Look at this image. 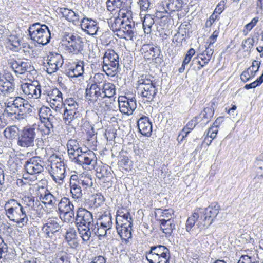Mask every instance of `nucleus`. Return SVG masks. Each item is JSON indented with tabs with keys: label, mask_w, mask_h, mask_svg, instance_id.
I'll list each match as a JSON object with an SVG mask.
<instances>
[{
	"label": "nucleus",
	"mask_w": 263,
	"mask_h": 263,
	"mask_svg": "<svg viewBox=\"0 0 263 263\" xmlns=\"http://www.w3.org/2000/svg\"><path fill=\"white\" fill-rule=\"evenodd\" d=\"M218 30H215L214 31L213 34L210 36V37L208 40V43H209V45L208 47H210L212 48L211 46L216 42L217 37L218 36Z\"/></svg>",
	"instance_id": "nucleus-64"
},
{
	"label": "nucleus",
	"mask_w": 263,
	"mask_h": 263,
	"mask_svg": "<svg viewBox=\"0 0 263 263\" xmlns=\"http://www.w3.org/2000/svg\"><path fill=\"white\" fill-rule=\"evenodd\" d=\"M170 251L165 246H152L146 252V258L149 263H169Z\"/></svg>",
	"instance_id": "nucleus-5"
},
{
	"label": "nucleus",
	"mask_w": 263,
	"mask_h": 263,
	"mask_svg": "<svg viewBox=\"0 0 263 263\" xmlns=\"http://www.w3.org/2000/svg\"><path fill=\"white\" fill-rule=\"evenodd\" d=\"M76 236L77 234L76 230L73 228H69L66 233L65 239L66 241L71 240L72 239H76Z\"/></svg>",
	"instance_id": "nucleus-62"
},
{
	"label": "nucleus",
	"mask_w": 263,
	"mask_h": 263,
	"mask_svg": "<svg viewBox=\"0 0 263 263\" xmlns=\"http://www.w3.org/2000/svg\"><path fill=\"white\" fill-rule=\"evenodd\" d=\"M255 76V74L250 72V71L248 69V68L242 72L240 76V79L242 82L244 83L248 82L251 78L254 77Z\"/></svg>",
	"instance_id": "nucleus-57"
},
{
	"label": "nucleus",
	"mask_w": 263,
	"mask_h": 263,
	"mask_svg": "<svg viewBox=\"0 0 263 263\" xmlns=\"http://www.w3.org/2000/svg\"><path fill=\"white\" fill-rule=\"evenodd\" d=\"M78 108H70L69 107L64 108L63 120L66 124H70L71 121L77 117Z\"/></svg>",
	"instance_id": "nucleus-37"
},
{
	"label": "nucleus",
	"mask_w": 263,
	"mask_h": 263,
	"mask_svg": "<svg viewBox=\"0 0 263 263\" xmlns=\"http://www.w3.org/2000/svg\"><path fill=\"white\" fill-rule=\"evenodd\" d=\"M50 107L55 111L61 112L63 107L62 92L57 88L49 91L48 95Z\"/></svg>",
	"instance_id": "nucleus-20"
},
{
	"label": "nucleus",
	"mask_w": 263,
	"mask_h": 263,
	"mask_svg": "<svg viewBox=\"0 0 263 263\" xmlns=\"http://www.w3.org/2000/svg\"><path fill=\"white\" fill-rule=\"evenodd\" d=\"M21 89L28 98L38 99L41 95V86L33 83H24L21 85Z\"/></svg>",
	"instance_id": "nucleus-22"
},
{
	"label": "nucleus",
	"mask_w": 263,
	"mask_h": 263,
	"mask_svg": "<svg viewBox=\"0 0 263 263\" xmlns=\"http://www.w3.org/2000/svg\"><path fill=\"white\" fill-rule=\"evenodd\" d=\"M67 107L70 108L79 107V104L74 99L72 98H67L63 101V107Z\"/></svg>",
	"instance_id": "nucleus-56"
},
{
	"label": "nucleus",
	"mask_w": 263,
	"mask_h": 263,
	"mask_svg": "<svg viewBox=\"0 0 263 263\" xmlns=\"http://www.w3.org/2000/svg\"><path fill=\"white\" fill-rule=\"evenodd\" d=\"M128 8L126 10L120 9L119 11V15L121 17L123 27L124 29L123 37L125 40H133L136 32L135 26L136 24L133 20L132 16V12Z\"/></svg>",
	"instance_id": "nucleus-7"
},
{
	"label": "nucleus",
	"mask_w": 263,
	"mask_h": 263,
	"mask_svg": "<svg viewBox=\"0 0 263 263\" xmlns=\"http://www.w3.org/2000/svg\"><path fill=\"white\" fill-rule=\"evenodd\" d=\"M197 118H195V119H193L188 122V123L186 124V126L182 129V135H183L185 134V136H187L192 130L194 129V128L195 127L197 123Z\"/></svg>",
	"instance_id": "nucleus-50"
},
{
	"label": "nucleus",
	"mask_w": 263,
	"mask_h": 263,
	"mask_svg": "<svg viewBox=\"0 0 263 263\" xmlns=\"http://www.w3.org/2000/svg\"><path fill=\"white\" fill-rule=\"evenodd\" d=\"M39 115L41 122L49 120V118L55 117V116L52 114V111L50 108L45 106H43L40 108Z\"/></svg>",
	"instance_id": "nucleus-43"
},
{
	"label": "nucleus",
	"mask_w": 263,
	"mask_h": 263,
	"mask_svg": "<svg viewBox=\"0 0 263 263\" xmlns=\"http://www.w3.org/2000/svg\"><path fill=\"white\" fill-rule=\"evenodd\" d=\"M92 226L91 231L93 232L95 235L99 237L105 236L107 232L111 228L109 227H107L105 225L100 224L97 222L95 224H93Z\"/></svg>",
	"instance_id": "nucleus-38"
},
{
	"label": "nucleus",
	"mask_w": 263,
	"mask_h": 263,
	"mask_svg": "<svg viewBox=\"0 0 263 263\" xmlns=\"http://www.w3.org/2000/svg\"><path fill=\"white\" fill-rule=\"evenodd\" d=\"M103 99L111 98L116 94V87L115 85L110 82H104L101 88Z\"/></svg>",
	"instance_id": "nucleus-36"
},
{
	"label": "nucleus",
	"mask_w": 263,
	"mask_h": 263,
	"mask_svg": "<svg viewBox=\"0 0 263 263\" xmlns=\"http://www.w3.org/2000/svg\"><path fill=\"white\" fill-rule=\"evenodd\" d=\"M96 176L99 179H104V181L108 182L111 176L110 168L108 166H99L96 168Z\"/></svg>",
	"instance_id": "nucleus-32"
},
{
	"label": "nucleus",
	"mask_w": 263,
	"mask_h": 263,
	"mask_svg": "<svg viewBox=\"0 0 263 263\" xmlns=\"http://www.w3.org/2000/svg\"><path fill=\"white\" fill-rule=\"evenodd\" d=\"M67 49L69 52L74 54L81 53L83 50V42L79 35L69 34L66 35Z\"/></svg>",
	"instance_id": "nucleus-12"
},
{
	"label": "nucleus",
	"mask_w": 263,
	"mask_h": 263,
	"mask_svg": "<svg viewBox=\"0 0 263 263\" xmlns=\"http://www.w3.org/2000/svg\"><path fill=\"white\" fill-rule=\"evenodd\" d=\"M37 133L38 129L36 124L25 126L19 133L17 144L21 147L28 148L33 147L36 141L37 147L43 146V140L37 138Z\"/></svg>",
	"instance_id": "nucleus-2"
},
{
	"label": "nucleus",
	"mask_w": 263,
	"mask_h": 263,
	"mask_svg": "<svg viewBox=\"0 0 263 263\" xmlns=\"http://www.w3.org/2000/svg\"><path fill=\"white\" fill-rule=\"evenodd\" d=\"M76 223L77 227L92 226L93 224V219L92 213L84 208H79L77 212Z\"/></svg>",
	"instance_id": "nucleus-19"
},
{
	"label": "nucleus",
	"mask_w": 263,
	"mask_h": 263,
	"mask_svg": "<svg viewBox=\"0 0 263 263\" xmlns=\"http://www.w3.org/2000/svg\"><path fill=\"white\" fill-rule=\"evenodd\" d=\"M60 228V226L56 218L48 219L47 222L43 225L42 230L46 234L47 237L52 238L54 234L58 232Z\"/></svg>",
	"instance_id": "nucleus-24"
},
{
	"label": "nucleus",
	"mask_w": 263,
	"mask_h": 263,
	"mask_svg": "<svg viewBox=\"0 0 263 263\" xmlns=\"http://www.w3.org/2000/svg\"><path fill=\"white\" fill-rule=\"evenodd\" d=\"M154 0H139L138 4L142 11H146L153 6Z\"/></svg>",
	"instance_id": "nucleus-53"
},
{
	"label": "nucleus",
	"mask_w": 263,
	"mask_h": 263,
	"mask_svg": "<svg viewBox=\"0 0 263 263\" xmlns=\"http://www.w3.org/2000/svg\"><path fill=\"white\" fill-rule=\"evenodd\" d=\"M70 193L73 199H79L82 196V190L79 185V178L77 175H72L70 179Z\"/></svg>",
	"instance_id": "nucleus-25"
},
{
	"label": "nucleus",
	"mask_w": 263,
	"mask_h": 263,
	"mask_svg": "<svg viewBox=\"0 0 263 263\" xmlns=\"http://www.w3.org/2000/svg\"><path fill=\"white\" fill-rule=\"evenodd\" d=\"M260 62L254 60L252 62V65L248 68V69L256 75V72L258 71L260 65Z\"/></svg>",
	"instance_id": "nucleus-63"
},
{
	"label": "nucleus",
	"mask_w": 263,
	"mask_h": 263,
	"mask_svg": "<svg viewBox=\"0 0 263 263\" xmlns=\"http://www.w3.org/2000/svg\"><path fill=\"white\" fill-rule=\"evenodd\" d=\"M155 21L152 15L147 14L143 21V28L145 33L148 34L151 32V27Z\"/></svg>",
	"instance_id": "nucleus-46"
},
{
	"label": "nucleus",
	"mask_w": 263,
	"mask_h": 263,
	"mask_svg": "<svg viewBox=\"0 0 263 263\" xmlns=\"http://www.w3.org/2000/svg\"><path fill=\"white\" fill-rule=\"evenodd\" d=\"M51 164L50 175L53 180L59 184H61L65 177L66 167L63 158L61 156L53 154L48 158Z\"/></svg>",
	"instance_id": "nucleus-3"
},
{
	"label": "nucleus",
	"mask_w": 263,
	"mask_h": 263,
	"mask_svg": "<svg viewBox=\"0 0 263 263\" xmlns=\"http://www.w3.org/2000/svg\"><path fill=\"white\" fill-rule=\"evenodd\" d=\"M44 162L40 157H33L27 160L24 167L27 173L35 175L41 173L44 170Z\"/></svg>",
	"instance_id": "nucleus-15"
},
{
	"label": "nucleus",
	"mask_w": 263,
	"mask_h": 263,
	"mask_svg": "<svg viewBox=\"0 0 263 263\" xmlns=\"http://www.w3.org/2000/svg\"><path fill=\"white\" fill-rule=\"evenodd\" d=\"M254 41L253 38H247L243 41L242 43V47L243 49L246 50H250L254 45Z\"/></svg>",
	"instance_id": "nucleus-60"
},
{
	"label": "nucleus",
	"mask_w": 263,
	"mask_h": 263,
	"mask_svg": "<svg viewBox=\"0 0 263 263\" xmlns=\"http://www.w3.org/2000/svg\"><path fill=\"white\" fill-rule=\"evenodd\" d=\"M100 224L105 225L107 227L111 228L112 222L111 220V216L110 213L102 215L97 221Z\"/></svg>",
	"instance_id": "nucleus-49"
},
{
	"label": "nucleus",
	"mask_w": 263,
	"mask_h": 263,
	"mask_svg": "<svg viewBox=\"0 0 263 263\" xmlns=\"http://www.w3.org/2000/svg\"><path fill=\"white\" fill-rule=\"evenodd\" d=\"M11 99H13L12 101L17 110V120L23 119L27 115L32 112V107L26 100L18 96Z\"/></svg>",
	"instance_id": "nucleus-14"
},
{
	"label": "nucleus",
	"mask_w": 263,
	"mask_h": 263,
	"mask_svg": "<svg viewBox=\"0 0 263 263\" xmlns=\"http://www.w3.org/2000/svg\"><path fill=\"white\" fill-rule=\"evenodd\" d=\"M200 208L196 209L193 214L187 218L186 222V230L188 232L191 231L195 226L196 221L200 217Z\"/></svg>",
	"instance_id": "nucleus-41"
},
{
	"label": "nucleus",
	"mask_w": 263,
	"mask_h": 263,
	"mask_svg": "<svg viewBox=\"0 0 263 263\" xmlns=\"http://www.w3.org/2000/svg\"><path fill=\"white\" fill-rule=\"evenodd\" d=\"M119 107L121 112L126 115H132L137 107L135 97L129 98L126 96H120L118 98Z\"/></svg>",
	"instance_id": "nucleus-18"
},
{
	"label": "nucleus",
	"mask_w": 263,
	"mask_h": 263,
	"mask_svg": "<svg viewBox=\"0 0 263 263\" xmlns=\"http://www.w3.org/2000/svg\"><path fill=\"white\" fill-rule=\"evenodd\" d=\"M119 67V55L114 50H107L103 56L102 68L108 76H114Z\"/></svg>",
	"instance_id": "nucleus-8"
},
{
	"label": "nucleus",
	"mask_w": 263,
	"mask_h": 263,
	"mask_svg": "<svg viewBox=\"0 0 263 263\" xmlns=\"http://www.w3.org/2000/svg\"><path fill=\"white\" fill-rule=\"evenodd\" d=\"M28 32L30 39L38 44L45 45L50 42V30L45 24L34 23L29 27Z\"/></svg>",
	"instance_id": "nucleus-4"
},
{
	"label": "nucleus",
	"mask_w": 263,
	"mask_h": 263,
	"mask_svg": "<svg viewBox=\"0 0 263 263\" xmlns=\"http://www.w3.org/2000/svg\"><path fill=\"white\" fill-rule=\"evenodd\" d=\"M18 128L16 126L14 125L7 127L4 130V134L7 139H13L17 136H18Z\"/></svg>",
	"instance_id": "nucleus-45"
},
{
	"label": "nucleus",
	"mask_w": 263,
	"mask_h": 263,
	"mask_svg": "<svg viewBox=\"0 0 263 263\" xmlns=\"http://www.w3.org/2000/svg\"><path fill=\"white\" fill-rule=\"evenodd\" d=\"M123 23L121 17L119 15L118 17L114 19V22L110 26L111 29L114 31L119 32L120 34L123 33L124 29L122 28Z\"/></svg>",
	"instance_id": "nucleus-47"
},
{
	"label": "nucleus",
	"mask_w": 263,
	"mask_h": 263,
	"mask_svg": "<svg viewBox=\"0 0 263 263\" xmlns=\"http://www.w3.org/2000/svg\"><path fill=\"white\" fill-rule=\"evenodd\" d=\"M15 90V83L0 82V93L3 96L9 97L14 93Z\"/></svg>",
	"instance_id": "nucleus-34"
},
{
	"label": "nucleus",
	"mask_w": 263,
	"mask_h": 263,
	"mask_svg": "<svg viewBox=\"0 0 263 263\" xmlns=\"http://www.w3.org/2000/svg\"><path fill=\"white\" fill-rule=\"evenodd\" d=\"M140 51L144 57L148 60L157 58L160 53L159 49L151 44H144Z\"/></svg>",
	"instance_id": "nucleus-28"
},
{
	"label": "nucleus",
	"mask_w": 263,
	"mask_h": 263,
	"mask_svg": "<svg viewBox=\"0 0 263 263\" xmlns=\"http://www.w3.org/2000/svg\"><path fill=\"white\" fill-rule=\"evenodd\" d=\"M101 110L106 119L108 120L112 118L113 116L112 112H114V110L112 109L110 105L105 104V106L102 107V109Z\"/></svg>",
	"instance_id": "nucleus-51"
},
{
	"label": "nucleus",
	"mask_w": 263,
	"mask_h": 263,
	"mask_svg": "<svg viewBox=\"0 0 263 263\" xmlns=\"http://www.w3.org/2000/svg\"><path fill=\"white\" fill-rule=\"evenodd\" d=\"M58 208L60 214H63L65 221L70 222L74 217V205L66 197L59 199Z\"/></svg>",
	"instance_id": "nucleus-11"
},
{
	"label": "nucleus",
	"mask_w": 263,
	"mask_h": 263,
	"mask_svg": "<svg viewBox=\"0 0 263 263\" xmlns=\"http://www.w3.org/2000/svg\"><path fill=\"white\" fill-rule=\"evenodd\" d=\"M172 211V210L171 209H158L157 210L158 213L160 214V217H161L162 218H165L166 219H172L171 215Z\"/></svg>",
	"instance_id": "nucleus-61"
},
{
	"label": "nucleus",
	"mask_w": 263,
	"mask_h": 263,
	"mask_svg": "<svg viewBox=\"0 0 263 263\" xmlns=\"http://www.w3.org/2000/svg\"><path fill=\"white\" fill-rule=\"evenodd\" d=\"M89 200L90 202L89 204L90 206L98 207L103 202L104 197L101 195L95 194L92 195Z\"/></svg>",
	"instance_id": "nucleus-48"
},
{
	"label": "nucleus",
	"mask_w": 263,
	"mask_h": 263,
	"mask_svg": "<svg viewBox=\"0 0 263 263\" xmlns=\"http://www.w3.org/2000/svg\"><path fill=\"white\" fill-rule=\"evenodd\" d=\"M47 63L45 66L46 71L48 74L56 72L63 64L62 56L59 53L51 52L47 57Z\"/></svg>",
	"instance_id": "nucleus-16"
},
{
	"label": "nucleus",
	"mask_w": 263,
	"mask_h": 263,
	"mask_svg": "<svg viewBox=\"0 0 263 263\" xmlns=\"http://www.w3.org/2000/svg\"><path fill=\"white\" fill-rule=\"evenodd\" d=\"M60 12L69 22L75 23L78 22L79 20V14L71 9L67 8H61Z\"/></svg>",
	"instance_id": "nucleus-39"
},
{
	"label": "nucleus",
	"mask_w": 263,
	"mask_h": 263,
	"mask_svg": "<svg viewBox=\"0 0 263 263\" xmlns=\"http://www.w3.org/2000/svg\"><path fill=\"white\" fill-rule=\"evenodd\" d=\"M161 222V229L163 232L168 235H171L173 230L175 229V224L173 219H166L161 218L160 219Z\"/></svg>",
	"instance_id": "nucleus-31"
},
{
	"label": "nucleus",
	"mask_w": 263,
	"mask_h": 263,
	"mask_svg": "<svg viewBox=\"0 0 263 263\" xmlns=\"http://www.w3.org/2000/svg\"><path fill=\"white\" fill-rule=\"evenodd\" d=\"M8 65L16 74H23L26 72L32 70L31 64L26 59H10L8 62Z\"/></svg>",
	"instance_id": "nucleus-13"
},
{
	"label": "nucleus",
	"mask_w": 263,
	"mask_h": 263,
	"mask_svg": "<svg viewBox=\"0 0 263 263\" xmlns=\"http://www.w3.org/2000/svg\"><path fill=\"white\" fill-rule=\"evenodd\" d=\"M138 82L137 90L138 93L143 98H146L147 101L151 102L153 101L157 92V90L152 80L146 78V77H142Z\"/></svg>",
	"instance_id": "nucleus-9"
},
{
	"label": "nucleus",
	"mask_w": 263,
	"mask_h": 263,
	"mask_svg": "<svg viewBox=\"0 0 263 263\" xmlns=\"http://www.w3.org/2000/svg\"><path fill=\"white\" fill-rule=\"evenodd\" d=\"M84 73V63L80 61L67 71V75L71 78H77L82 76Z\"/></svg>",
	"instance_id": "nucleus-33"
},
{
	"label": "nucleus",
	"mask_w": 263,
	"mask_h": 263,
	"mask_svg": "<svg viewBox=\"0 0 263 263\" xmlns=\"http://www.w3.org/2000/svg\"><path fill=\"white\" fill-rule=\"evenodd\" d=\"M85 98L92 103L103 99L101 88L96 83H88L85 90Z\"/></svg>",
	"instance_id": "nucleus-17"
},
{
	"label": "nucleus",
	"mask_w": 263,
	"mask_h": 263,
	"mask_svg": "<svg viewBox=\"0 0 263 263\" xmlns=\"http://www.w3.org/2000/svg\"><path fill=\"white\" fill-rule=\"evenodd\" d=\"M139 132L143 135L149 137L152 132V125L148 117L143 116L137 121Z\"/></svg>",
	"instance_id": "nucleus-26"
},
{
	"label": "nucleus",
	"mask_w": 263,
	"mask_h": 263,
	"mask_svg": "<svg viewBox=\"0 0 263 263\" xmlns=\"http://www.w3.org/2000/svg\"><path fill=\"white\" fill-rule=\"evenodd\" d=\"M56 121V119L55 117H51L49 118V120H46L45 122H41L42 123H43V127H45V128H46L48 129L49 130H51L52 132H54V126L53 124Z\"/></svg>",
	"instance_id": "nucleus-58"
},
{
	"label": "nucleus",
	"mask_w": 263,
	"mask_h": 263,
	"mask_svg": "<svg viewBox=\"0 0 263 263\" xmlns=\"http://www.w3.org/2000/svg\"><path fill=\"white\" fill-rule=\"evenodd\" d=\"M25 208L15 199L8 200L4 206L7 217L20 228L26 226L29 221Z\"/></svg>",
	"instance_id": "nucleus-1"
},
{
	"label": "nucleus",
	"mask_w": 263,
	"mask_h": 263,
	"mask_svg": "<svg viewBox=\"0 0 263 263\" xmlns=\"http://www.w3.org/2000/svg\"><path fill=\"white\" fill-rule=\"evenodd\" d=\"M79 185L85 188L91 186L93 183L92 179L88 177H85L83 179H79Z\"/></svg>",
	"instance_id": "nucleus-59"
},
{
	"label": "nucleus",
	"mask_w": 263,
	"mask_h": 263,
	"mask_svg": "<svg viewBox=\"0 0 263 263\" xmlns=\"http://www.w3.org/2000/svg\"><path fill=\"white\" fill-rule=\"evenodd\" d=\"M85 168H95L97 164V158L95 153L91 150L82 151L72 160Z\"/></svg>",
	"instance_id": "nucleus-10"
},
{
	"label": "nucleus",
	"mask_w": 263,
	"mask_h": 263,
	"mask_svg": "<svg viewBox=\"0 0 263 263\" xmlns=\"http://www.w3.org/2000/svg\"><path fill=\"white\" fill-rule=\"evenodd\" d=\"M131 0H107L106 5L109 11L115 10V8L126 10L130 8Z\"/></svg>",
	"instance_id": "nucleus-27"
},
{
	"label": "nucleus",
	"mask_w": 263,
	"mask_h": 263,
	"mask_svg": "<svg viewBox=\"0 0 263 263\" xmlns=\"http://www.w3.org/2000/svg\"><path fill=\"white\" fill-rule=\"evenodd\" d=\"M91 228H92V226H88L86 228L84 226L78 227L79 234L83 241H87L91 237L92 234H93V232L91 231Z\"/></svg>",
	"instance_id": "nucleus-44"
},
{
	"label": "nucleus",
	"mask_w": 263,
	"mask_h": 263,
	"mask_svg": "<svg viewBox=\"0 0 263 263\" xmlns=\"http://www.w3.org/2000/svg\"><path fill=\"white\" fill-rule=\"evenodd\" d=\"M183 3L182 0H174L171 4H168V7L170 8L171 11H178L181 9Z\"/></svg>",
	"instance_id": "nucleus-55"
},
{
	"label": "nucleus",
	"mask_w": 263,
	"mask_h": 263,
	"mask_svg": "<svg viewBox=\"0 0 263 263\" xmlns=\"http://www.w3.org/2000/svg\"><path fill=\"white\" fill-rule=\"evenodd\" d=\"M81 27L83 30L90 35H96L99 27L97 23L91 18L84 17L81 22Z\"/></svg>",
	"instance_id": "nucleus-23"
},
{
	"label": "nucleus",
	"mask_w": 263,
	"mask_h": 263,
	"mask_svg": "<svg viewBox=\"0 0 263 263\" xmlns=\"http://www.w3.org/2000/svg\"><path fill=\"white\" fill-rule=\"evenodd\" d=\"M67 146L69 158L72 160L77 154H79L82 151L77 140L74 139L69 140L67 142Z\"/></svg>",
	"instance_id": "nucleus-29"
},
{
	"label": "nucleus",
	"mask_w": 263,
	"mask_h": 263,
	"mask_svg": "<svg viewBox=\"0 0 263 263\" xmlns=\"http://www.w3.org/2000/svg\"><path fill=\"white\" fill-rule=\"evenodd\" d=\"M117 232L120 236L122 242L127 243L132 238V227L126 226L116 227Z\"/></svg>",
	"instance_id": "nucleus-35"
},
{
	"label": "nucleus",
	"mask_w": 263,
	"mask_h": 263,
	"mask_svg": "<svg viewBox=\"0 0 263 263\" xmlns=\"http://www.w3.org/2000/svg\"><path fill=\"white\" fill-rule=\"evenodd\" d=\"M116 227L126 226L132 227L133 225V219L129 220V219H121L120 217H116Z\"/></svg>",
	"instance_id": "nucleus-54"
},
{
	"label": "nucleus",
	"mask_w": 263,
	"mask_h": 263,
	"mask_svg": "<svg viewBox=\"0 0 263 263\" xmlns=\"http://www.w3.org/2000/svg\"><path fill=\"white\" fill-rule=\"evenodd\" d=\"M8 82V83H15V79L12 74L9 72L5 71L4 73L0 76V82Z\"/></svg>",
	"instance_id": "nucleus-52"
},
{
	"label": "nucleus",
	"mask_w": 263,
	"mask_h": 263,
	"mask_svg": "<svg viewBox=\"0 0 263 263\" xmlns=\"http://www.w3.org/2000/svg\"><path fill=\"white\" fill-rule=\"evenodd\" d=\"M214 114V111L212 107H206L197 118L198 119H201L203 121L202 124H206L210 121Z\"/></svg>",
	"instance_id": "nucleus-42"
},
{
	"label": "nucleus",
	"mask_w": 263,
	"mask_h": 263,
	"mask_svg": "<svg viewBox=\"0 0 263 263\" xmlns=\"http://www.w3.org/2000/svg\"><path fill=\"white\" fill-rule=\"evenodd\" d=\"M40 199L45 205H54L59 202V198L51 194L47 190H46L44 193L40 194Z\"/></svg>",
	"instance_id": "nucleus-30"
},
{
	"label": "nucleus",
	"mask_w": 263,
	"mask_h": 263,
	"mask_svg": "<svg viewBox=\"0 0 263 263\" xmlns=\"http://www.w3.org/2000/svg\"><path fill=\"white\" fill-rule=\"evenodd\" d=\"M5 105L6 117H10L13 119H17V110L13 104V102L12 101H6L5 102Z\"/></svg>",
	"instance_id": "nucleus-40"
},
{
	"label": "nucleus",
	"mask_w": 263,
	"mask_h": 263,
	"mask_svg": "<svg viewBox=\"0 0 263 263\" xmlns=\"http://www.w3.org/2000/svg\"><path fill=\"white\" fill-rule=\"evenodd\" d=\"M220 206L216 202L211 203L204 209H200V220L197 226L200 231L208 228L219 213Z\"/></svg>",
	"instance_id": "nucleus-6"
},
{
	"label": "nucleus",
	"mask_w": 263,
	"mask_h": 263,
	"mask_svg": "<svg viewBox=\"0 0 263 263\" xmlns=\"http://www.w3.org/2000/svg\"><path fill=\"white\" fill-rule=\"evenodd\" d=\"M214 50L213 48L207 47L205 50L202 53L198 54L197 57L192 61V65H198L197 69H200L205 65L208 64L211 59L213 54Z\"/></svg>",
	"instance_id": "nucleus-21"
}]
</instances>
